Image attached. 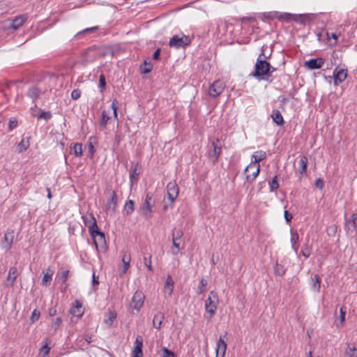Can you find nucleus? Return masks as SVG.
<instances>
[{"label":"nucleus","mask_w":357,"mask_h":357,"mask_svg":"<svg viewBox=\"0 0 357 357\" xmlns=\"http://www.w3.org/2000/svg\"><path fill=\"white\" fill-rule=\"evenodd\" d=\"M227 349V344L224 338L220 336L216 344V354L225 356Z\"/></svg>","instance_id":"20"},{"label":"nucleus","mask_w":357,"mask_h":357,"mask_svg":"<svg viewBox=\"0 0 357 357\" xmlns=\"http://www.w3.org/2000/svg\"><path fill=\"white\" fill-rule=\"evenodd\" d=\"M218 303V298L216 295V292L211 291V295L208 296L205 303L206 310L207 312L210 313V317L208 319H211L215 314Z\"/></svg>","instance_id":"3"},{"label":"nucleus","mask_w":357,"mask_h":357,"mask_svg":"<svg viewBox=\"0 0 357 357\" xmlns=\"http://www.w3.org/2000/svg\"><path fill=\"white\" fill-rule=\"evenodd\" d=\"M105 85H106V82H105V76L103 75H101L100 77V79H99V86L102 89H103L105 88Z\"/></svg>","instance_id":"52"},{"label":"nucleus","mask_w":357,"mask_h":357,"mask_svg":"<svg viewBox=\"0 0 357 357\" xmlns=\"http://www.w3.org/2000/svg\"><path fill=\"white\" fill-rule=\"evenodd\" d=\"M145 299L143 291H135L130 303V308L135 310L137 312L142 307Z\"/></svg>","instance_id":"5"},{"label":"nucleus","mask_w":357,"mask_h":357,"mask_svg":"<svg viewBox=\"0 0 357 357\" xmlns=\"http://www.w3.org/2000/svg\"><path fill=\"white\" fill-rule=\"evenodd\" d=\"M69 274V271L64 270L61 273H57V277H59V279L61 280L63 283L66 282Z\"/></svg>","instance_id":"38"},{"label":"nucleus","mask_w":357,"mask_h":357,"mask_svg":"<svg viewBox=\"0 0 357 357\" xmlns=\"http://www.w3.org/2000/svg\"><path fill=\"white\" fill-rule=\"evenodd\" d=\"M81 96V91L79 89H74L71 93V98L73 100H77Z\"/></svg>","instance_id":"49"},{"label":"nucleus","mask_w":357,"mask_h":357,"mask_svg":"<svg viewBox=\"0 0 357 357\" xmlns=\"http://www.w3.org/2000/svg\"><path fill=\"white\" fill-rule=\"evenodd\" d=\"M50 348L48 347V344L46 343L44 346H43L39 351L40 355L43 356V357L48 355L50 352Z\"/></svg>","instance_id":"45"},{"label":"nucleus","mask_w":357,"mask_h":357,"mask_svg":"<svg viewBox=\"0 0 357 357\" xmlns=\"http://www.w3.org/2000/svg\"><path fill=\"white\" fill-rule=\"evenodd\" d=\"M212 146L213 150L209 151L208 157L213 162H215L218 160L219 155L221 153V146L219 144V140L217 139L216 142H213Z\"/></svg>","instance_id":"13"},{"label":"nucleus","mask_w":357,"mask_h":357,"mask_svg":"<svg viewBox=\"0 0 357 357\" xmlns=\"http://www.w3.org/2000/svg\"><path fill=\"white\" fill-rule=\"evenodd\" d=\"M84 225L88 227L90 233H93L98 229L96 220L92 213H88L82 216Z\"/></svg>","instance_id":"9"},{"label":"nucleus","mask_w":357,"mask_h":357,"mask_svg":"<svg viewBox=\"0 0 357 357\" xmlns=\"http://www.w3.org/2000/svg\"><path fill=\"white\" fill-rule=\"evenodd\" d=\"M52 117V114L50 112H40V113L37 116L38 119H43L46 121L49 120Z\"/></svg>","instance_id":"40"},{"label":"nucleus","mask_w":357,"mask_h":357,"mask_svg":"<svg viewBox=\"0 0 357 357\" xmlns=\"http://www.w3.org/2000/svg\"><path fill=\"white\" fill-rule=\"evenodd\" d=\"M14 239V231L11 229H8L3 237V241L7 243V245L5 246L6 250H9L13 245Z\"/></svg>","instance_id":"18"},{"label":"nucleus","mask_w":357,"mask_h":357,"mask_svg":"<svg viewBox=\"0 0 357 357\" xmlns=\"http://www.w3.org/2000/svg\"><path fill=\"white\" fill-rule=\"evenodd\" d=\"M206 285H207V280L205 279H202V280L200 281L199 288L202 289V288L206 287Z\"/></svg>","instance_id":"59"},{"label":"nucleus","mask_w":357,"mask_h":357,"mask_svg":"<svg viewBox=\"0 0 357 357\" xmlns=\"http://www.w3.org/2000/svg\"><path fill=\"white\" fill-rule=\"evenodd\" d=\"M134 348L132 350V357H142V346L143 339L140 335L137 336L134 343Z\"/></svg>","instance_id":"12"},{"label":"nucleus","mask_w":357,"mask_h":357,"mask_svg":"<svg viewBox=\"0 0 357 357\" xmlns=\"http://www.w3.org/2000/svg\"><path fill=\"white\" fill-rule=\"evenodd\" d=\"M301 253H302L303 256H304L306 258L310 255L311 248L308 245L307 242L303 245Z\"/></svg>","instance_id":"35"},{"label":"nucleus","mask_w":357,"mask_h":357,"mask_svg":"<svg viewBox=\"0 0 357 357\" xmlns=\"http://www.w3.org/2000/svg\"><path fill=\"white\" fill-rule=\"evenodd\" d=\"M151 200V196L149 194H147L146 197L145 202L140 208L141 213L146 219L150 218L152 216Z\"/></svg>","instance_id":"10"},{"label":"nucleus","mask_w":357,"mask_h":357,"mask_svg":"<svg viewBox=\"0 0 357 357\" xmlns=\"http://www.w3.org/2000/svg\"><path fill=\"white\" fill-rule=\"evenodd\" d=\"M17 126V121L15 118H11L9 120L8 123V130H13L14 128H15Z\"/></svg>","instance_id":"47"},{"label":"nucleus","mask_w":357,"mask_h":357,"mask_svg":"<svg viewBox=\"0 0 357 357\" xmlns=\"http://www.w3.org/2000/svg\"><path fill=\"white\" fill-rule=\"evenodd\" d=\"M315 185L320 190H322L324 186V182L321 178H317L315 181Z\"/></svg>","instance_id":"51"},{"label":"nucleus","mask_w":357,"mask_h":357,"mask_svg":"<svg viewBox=\"0 0 357 357\" xmlns=\"http://www.w3.org/2000/svg\"><path fill=\"white\" fill-rule=\"evenodd\" d=\"M167 192L168 199L172 204L178 197L179 188L175 181H170L167 185Z\"/></svg>","instance_id":"8"},{"label":"nucleus","mask_w":357,"mask_h":357,"mask_svg":"<svg viewBox=\"0 0 357 357\" xmlns=\"http://www.w3.org/2000/svg\"><path fill=\"white\" fill-rule=\"evenodd\" d=\"M152 70V65L150 63L144 61V65L141 67V70L143 73H149Z\"/></svg>","instance_id":"43"},{"label":"nucleus","mask_w":357,"mask_h":357,"mask_svg":"<svg viewBox=\"0 0 357 357\" xmlns=\"http://www.w3.org/2000/svg\"><path fill=\"white\" fill-rule=\"evenodd\" d=\"M88 149H89V153L90 157H92L93 155V152H94V148H93V146L91 142H90L88 144Z\"/></svg>","instance_id":"56"},{"label":"nucleus","mask_w":357,"mask_h":357,"mask_svg":"<svg viewBox=\"0 0 357 357\" xmlns=\"http://www.w3.org/2000/svg\"><path fill=\"white\" fill-rule=\"evenodd\" d=\"M165 288L169 290H172L174 288V281L170 275L167 278Z\"/></svg>","instance_id":"39"},{"label":"nucleus","mask_w":357,"mask_h":357,"mask_svg":"<svg viewBox=\"0 0 357 357\" xmlns=\"http://www.w3.org/2000/svg\"><path fill=\"white\" fill-rule=\"evenodd\" d=\"M265 56L261 53L255 63V71L252 75L259 79L261 78L264 75H266L271 69V65L265 59Z\"/></svg>","instance_id":"1"},{"label":"nucleus","mask_w":357,"mask_h":357,"mask_svg":"<svg viewBox=\"0 0 357 357\" xmlns=\"http://www.w3.org/2000/svg\"><path fill=\"white\" fill-rule=\"evenodd\" d=\"M18 146H20V149L19 150V153H22L24 151L26 150L28 147L29 146V142L27 140L26 142L24 141V139H22V141L18 144Z\"/></svg>","instance_id":"41"},{"label":"nucleus","mask_w":357,"mask_h":357,"mask_svg":"<svg viewBox=\"0 0 357 357\" xmlns=\"http://www.w3.org/2000/svg\"><path fill=\"white\" fill-rule=\"evenodd\" d=\"M74 155L76 157H80L82 155V144L76 143L73 146Z\"/></svg>","instance_id":"34"},{"label":"nucleus","mask_w":357,"mask_h":357,"mask_svg":"<svg viewBox=\"0 0 357 357\" xmlns=\"http://www.w3.org/2000/svg\"><path fill=\"white\" fill-rule=\"evenodd\" d=\"M163 319L164 315L162 313L156 314L153 319V326L157 329L160 328Z\"/></svg>","instance_id":"27"},{"label":"nucleus","mask_w":357,"mask_h":357,"mask_svg":"<svg viewBox=\"0 0 357 357\" xmlns=\"http://www.w3.org/2000/svg\"><path fill=\"white\" fill-rule=\"evenodd\" d=\"M112 109H113V114L115 117L117 116V114H116V107H115L114 104L113 103V107H112Z\"/></svg>","instance_id":"63"},{"label":"nucleus","mask_w":357,"mask_h":357,"mask_svg":"<svg viewBox=\"0 0 357 357\" xmlns=\"http://www.w3.org/2000/svg\"><path fill=\"white\" fill-rule=\"evenodd\" d=\"M259 164L253 163L251 162L250 164L245 169V174L247 181L252 183L259 175Z\"/></svg>","instance_id":"4"},{"label":"nucleus","mask_w":357,"mask_h":357,"mask_svg":"<svg viewBox=\"0 0 357 357\" xmlns=\"http://www.w3.org/2000/svg\"><path fill=\"white\" fill-rule=\"evenodd\" d=\"M84 312V309L82 307V303H80L79 301H75L73 303V306L70 309V313L73 315L79 318L82 316Z\"/></svg>","instance_id":"16"},{"label":"nucleus","mask_w":357,"mask_h":357,"mask_svg":"<svg viewBox=\"0 0 357 357\" xmlns=\"http://www.w3.org/2000/svg\"><path fill=\"white\" fill-rule=\"evenodd\" d=\"M47 197L49 199H51L52 198V194H51V192H50V189L49 188H47Z\"/></svg>","instance_id":"64"},{"label":"nucleus","mask_w":357,"mask_h":357,"mask_svg":"<svg viewBox=\"0 0 357 357\" xmlns=\"http://www.w3.org/2000/svg\"><path fill=\"white\" fill-rule=\"evenodd\" d=\"M130 259L131 258L130 255L126 253L123 254L122 257L123 266L119 269L120 275L125 274L129 268Z\"/></svg>","instance_id":"17"},{"label":"nucleus","mask_w":357,"mask_h":357,"mask_svg":"<svg viewBox=\"0 0 357 357\" xmlns=\"http://www.w3.org/2000/svg\"><path fill=\"white\" fill-rule=\"evenodd\" d=\"M357 216L356 214L353 213L349 219H348L346 221V229L347 230H350L351 231H354L356 230V220Z\"/></svg>","instance_id":"23"},{"label":"nucleus","mask_w":357,"mask_h":357,"mask_svg":"<svg viewBox=\"0 0 357 357\" xmlns=\"http://www.w3.org/2000/svg\"><path fill=\"white\" fill-rule=\"evenodd\" d=\"M324 63V60L322 58L312 59L305 62V66L308 69L314 70L321 68Z\"/></svg>","instance_id":"15"},{"label":"nucleus","mask_w":357,"mask_h":357,"mask_svg":"<svg viewBox=\"0 0 357 357\" xmlns=\"http://www.w3.org/2000/svg\"><path fill=\"white\" fill-rule=\"evenodd\" d=\"M172 235L173 246L177 250L176 252H174L173 253L174 255H177L181 250L180 243L178 241L181 240V238H182L183 232L180 229L174 228L172 231Z\"/></svg>","instance_id":"11"},{"label":"nucleus","mask_w":357,"mask_h":357,"mask_svg":"<svg viewBox=\"0 0 357 357\" xmlns=\"http://www.w3.org/2000/svg\"><path fill=\"white\" fill-rule=\"evenodd\" d=\"M345 314H346V309H345V307H342L340 308V324H337V327H340V326H343V324L345 321Z\"/></svg>","instance_id":"37"},{"label":"nucleus","mask_w":357,"mask_h":357,"mask_svg":"<svg viewBox=\"0 0 357 357\" xmlns=\"http://www.w3.org/2000/svg\"><path fill=\"white\" fill-rule=\"evenodd\" d=\"M344 357H357V348L351 344H347L344 351Z\"/></svg>","instance_id":"25"},{"label":"nucleus","mask_w":357,"mask_h":357,"mask_svg":"<svg viewBox=\"0 0 357 357\" xmlns=\"http://www.w3.org/2000/svg\"><path fill=\"white\" fill-rule=\"evenodd\" d=\"M337 231V227L335 225H331L327 229V234L328 236H333Z\"/></svg>","instance_id":"48"},{"label":"nucleus","mask_w":357,"mask_h":357,"mask_svg":"<svg viewBox=\"0 0 357 357\" xmlns=\"http://www.w3.org/2000/svg\"><path fill=\"white\" fill-rule=\"evenodd\" d=\"M40 312L38 311L36 309H35L33 312H32V314H31V316L30 317V319L32 323H34L35 321H36L37 320H38L39 317H40Z\"/></svg>","instance_id":"46"},{"label":"nucleus","mask_w":357,"mask_h":357,"mask_svg":"<svg viewBox=\"0 0 357 357\" xmlns=\"http://www.w3.org/2000/svg\"><path fill=\"white\" fill-rule=\"evenodd\" d=\"M308 160L306 156L303 155L300 158L298 164H299V172L301 174L305 173L307 169V165Z\"/></svg>","instance_id":"26"},{"label":"nucleus","mask_w":357,"mask_h":357,"mask_svg":"<svg viewBox=\"0 0 357 357\" xmlns=\"http://www.w3.org/2000/svg\"><path fill=\"white\" fill-rule=\"evenodd\" d=\"M151 257H149V259L147 260L146 258H144V264L145 266L149 268V270L151 271Z\"/></svg>","instance_id":"55"},{"label":"nucleus","mask_w":357,"mask_h":357,"mask_svg":"<svg viewBox=\"0 0 357 357\" xmlns=\"http://www.w3.org/2000/svg\"><path fill=\"white\" fill-rule=\"evenodd\" d=\"M190 43V40L185 36H174L169 42L171 47H182L187 45Z\"/></svg>","instance_id":"7"},{"label":"nucleus","mask_w":357,"mask_h":357,"mask_svg":"<svg viewBox=\"0 0 357 357\" xmlns=\"http://www.w3.org/2000/svg\"><path fill=\"white\" fill-rule=\"evenodd\" d=\"M298 240L299 236L296 231L291 230V248L297 255L298 250Z\"/></svg>","instance_id":"21"},{"label":"nucleus","mask_w":357,"mask_h":357,"mask_svg":"<svg viewBox=\"0 0 357 357\" xmlns=\"http://www.w3.org/2000/svg\"><path fill=\"white\" fill-rule=\"evenodd\" d=\"M269 185L271 192L275 191L279 188V183L277 176H274L272 181L269 183Z\"/></svg>","instance_id":"36"},{"label":"nucleus","mask_w":357,"mask_h":357,"mask_svg":"<svg viewBox=\"0 0 357 357\" xmlns=\"http://www.w3.org/2000/svg\"><path fill=\"white\" fill-rule=\"evenodd\" d=\"M312 288L319 290L321 288V281L319 275H314V278L312 279Z\"/></svg>","instance_id":"33"},{"label":"nucleus","mask_w":357,"mask_h":357,"mask_svg":"<svg viewBox=\"0 0 357 357\" xmlns=\"http://www.w3.org/2000/svg\"><path fill=\"white\" fill-rule=\"evenodd\" d=\"M225 88V84L220 80L215 81L208 89V94L211 97L215 98L220 96Z\"/></svg>","instance_id":"6"},{"label":"nucleus","mask_w":357,"mask_h":357,"mask_svg":"<svg viewBox=\"0 0 357 357\" xmlns=\"http://www.w3.org/2000/svg\"><path fill=\"white\" fill-rule=\"evenodd\" d=\"M18 275V271L16 267H11L8 272L7 280L10 282H13Z\"/></svg>","instance_id":"30"},{"label":"nucleus","mask_w":357,"mask_h":357,"mask_svg":"<svg viewBox=\"0 0 357 357\" xmlns=\"http://www.w3.org/2000/svg\"><path fill=\"white\" fill-rule=\"evenodd\" d=\"M26 17L24 15H18L15 17L13 20L12 23L10 25V28H12L14 30H17L18 28H20L23 23L26 20Z\"/></svg>","instance_id":"19"},{"label":"nucleus","mask_w":357,"mask_h":357,"mask_svg":"<svg viewBox=\"0 0 357 357\" xmlns=\"http://www.w3.org/2000/svg\"><path fill=\"white\" fill-rule=\"evenodd\" d=\"M40 93V90L36 87H32V88L29 89L27 92V95L32 98H38L39 96Z\"/></svg>","instance_id":"32"},{"label":"nucleus","mask_w":357,"mask_h":357,"mask_svg":"<svg viewBox=\"0 0 357 357\" xmlns=\"http://www.w3.org/2000/svg\"><path fill=\"white\" fill-rule=\"evenodd\" d=\"M43 273H44V275L42 280V284H45L52 280L54 271L49 268L47 269L46 272L43 271Z\"/></svg>","instance_id":"29"},{"label":"nucleus","mask_w":357,"mask_h":357,"mask_svg":"<svg viewBox=\"0 0 357 357\" xmlns=\"http://www.w3.org/2000/svg\"><path fill=\"white\" fill-rule=\"evenodd\" d=\"M347 76V70L344 69L337 70L333 72V82L335 85L342 83Z\"/></svg>","instance_id":"14"},{"label":"nucleus","mask_w":357,"mask_h":357,"mask_svg":"<svg viewBox=\"0 0 357 357\" xmlns=\"http://www.w3.org/2000/svg\"><path fill=\"white\" fill-rule=\"evenodd\" d=\"M124 211L127 215L131 214L134 211V202L127 201L124 205Z\"/></svg>","instance_id":"31"},{"label":"nucleus","mask_w":357,"mask_h":357,"mask_svg":"<svg viewBox=\"0 0 357 357\" xmlns=\"http://www.w3.org/2000/svg\"><path fill=\"white\" fill-rule=\"evenodd\" d=\"M85 340L87 342H92V339H91V336H89V335H86L85 336Z\"/></svg>","instance_id":"62"},{"label":"nucleus","mask_w":357,"mask_h":357,"mask_svg":"<svg viewBox=\"0 0 357 357\" xmlns=\"http://www.w3.org/2000/svg\"><path fill=\"white\" fill-rule=\"evenodd\" d=\"M96 29H97V26H93V27H91V28L85 29L82 32H84V33H89V32H92L93 31L96 30Z\"/></svg>","instance_id":"60"},{"label":"nucleus","mask_w":357,"mask_h":357,"mask_svg":"<svg viewBox=\"0 0 357 357\" xmlns=\"http://www.w3.org/2000/svg\"><path fill=\"white\" fill-rule=\"evenodd\" d=\"M162 357H176L174 353L166 347H162Z\"/></svg>","instance_id":"44"},{"label":"nucleus","mask_w":357,"mask_h":357,"mask_svg":"<svg viewBox=\"0 0 357 357\" xmlns=\"http://www.w3.org/2000/svg\"><path fill=\"white\" fill-rule=\"evenodd\" d=\"M275 273L278 275H282L285 273V270L282 265L276 263L275 267Z\"/></svg>","instance_id":"42"},{"label":"nucleus","mask_w":357,"mask_h":357,"mask_svg":"<svg viewBox=\"0 0 357 357\" xmlns=\"http://www.w3.org/2000/svg\"><path fill=\"white\" fill-rule=\"evenodd\" d=\"M271 117L273 121L278 125V126H282L284 124V119L283 117L278 110H274L271 114Z\"/></svg>","instance_id":"24"},{"label":"nucleus","mask_w":357,"mask_h":357,"mask_svg":"<svg viewBox=\"0 0 357 357\" xmlns=\"http://www.w3.org/2000/svg\"><path fill=\"white\" fill-rule=\"evenodd\" d=\"M284 218L287 222H290L292 219V215L289 213L287 211H284Z\"/></svg>","instance_id":"54"},{"label":"nucleus","mask_w":357,"mask_h":357,"mask_svg":"<svg viewBox=\"0 0 357 357\" xmlns=\"http://www.w3.org/2000/svg\"><path fill=\"white\" fill-rule=\"evenodd\" d=\"M56 310L54 308H50L49 310L50 316H54L56 314Z\"/></svg>","instance_id":"61"},{"label":"nucleus","mask_w":357,"mask_h":357,"mask_svg":"<svg viewBox=\"0 0 357 357\" xmlns=\"http://www.w3.org/2000/svg\"><path fill=\"white\" fill-rule=\"evenodd\" d=\"M90 234L93 238L97 250L99 252H105L107 250V246L104 233L100 231L98 229L93 233H90Z\"/></svg>","instance_id":"2"},{"label":"nucleus","mask_w":357,"mask_h":357,"mask_svg":"<svg viewBox=\"0 0 357 357\" xmlns=\"http://www.w3.org/2000/svg\"><path fill=\"white\" fill-rule=\"evenodd\" d=\"M139 175V172H137V168H134L130 174V181L132 183L134 181V179L136 178V177Z\"/></svg>","instance_id":"53"},{"label":"nucleus","mask_w":357,"mask_h":357,"mask_svg":"<svg viewBox=\"0 0 357 357\" xmlns=\"http://www.w3.org/2000/svg\"><path fill=\"white\" fill-rule=\"evenodd\" d=\"M62 323V319L60 317L56 318L54 323L52 324V327L56 330L57 329Z\"/></svg>","instance_id":"50"},{"label":"nucleus","mask_w":357,"mask_h":357,"mask_svg":"<svg viewBox=\"0 0 357 357\" xmlns=\"http://www.w3.org/2000/svg\"><path fill=\"white\" fill-rule=\"evenodd\" d=\"M266 157V153L265 151H257L255 154L252 155V158H254V161H252L253 163L259 164V162L263 160H264Z\"/></svg>","instance_id":"28"},{"label":"nucleus","mask_w":357,"mask_h":357,"mask_svg":"<svg viewBox=\"0 0 357 357\" xmlns=\"http://www.w3.org/2000/svg\"><path fill=\"white\" fill-rule=\"evenodd\" d=\"M241 21L242 22H253L255 21V18L252 17H243L241 19Z\"/></svg>","instance_id":"57"},{"label":"nucleus","mask_w":357,"mask_h":357,"mask_svg":"<svg viewBox=\"0 0 357 357\" xmlns=\"http://www.w3.org/2000/svg\"><path fill=\"white\" fill-rule=\"evenodd\" d=\"M160 49H157L155 52L153 53V59L154 60H158L159 59V56H160Z\"/></svg>","instance_id":"58"},{"label":"nucleus","mask_w":357,"mask_h":357,"mask_svg":"<svg viewBox=\"0 0 357 357\" xmlns=\"http://www.w3.org/2000/svg\"><path fill=\"white\" fill-rule=\"evenodd\" d=\"M111 116L109 115V110L104 109L102 112L101 119L100 120V128L101 130H104L106 128L108 121H109Z\"/></svg>","instance_id":"22"}]
</instances>
